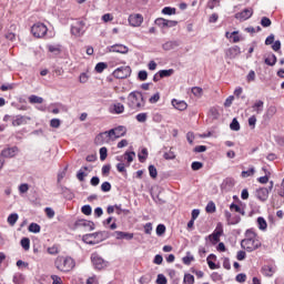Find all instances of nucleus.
I'll return each mask as SVG.
<instances>
[{
    "label": "nucleus",
    "instance_id": "864d4df0",
    "mask_svg": "<svg viewBox=\"0 0 284 284\" xmlns=\"http://www.w3.org/2000/svg\"><path fill=\"white\" fill-rule=\"evenodd\" d=\"M184 284H194V275L185 274L184 275Z\"/></svg>",
    "mask_w": 284,
    "mask_h": 284
},
{
    "label": "nucleus",
    "instance_id": "b1692460",
    "mask_svg": "<svg viewBox=\"0 0 284 284\" xmlns=\"http://www.w3.org/2000/svg\"><path fill=\"white\" fill-rule=\"evenodd\" d=\"M276 55L274 53L270 54L265 60L264 63H266V65H276Z\"/></svg>",
    "mask_w": 284,
    "mask_h": 284
},
{
    "label": "nucleus",
    "instance_id": "bf43d9fd",
    "mask_svg": "<svg viewBox=\"0 0 284 284\" xmlns=\"http://www.w3.org/2000/svg\"><path fill=\"white\" fill-rule=\"evenodd\" d=\"M158 284H168V278L163 274H159L156 278Z\"/></svg>",
    "mask_w": 284,
    "mask_h": 284
},
{
    "label": "nucleus",
    "instance_id": "680f3d73",
    "mask_svg": "<svg viewBox=\"0 0 284 284\" xmlns=\"http://www.w3.org/2000/svg\"><path fill=\"white\" fill-rule=\"evenodd\" d=\"M50 126H51V128H61V120H59V119H52V120L50 121Z\"/></svg>",
    "mask_w": 284,
    "mask_h": 284
},
{
    "label": "nucleus",
    "instance_id": "7c9ffc66",
    "mask_svg": "<svg viewBox=\"0 0 284 284\" xmlns=\"http://www.w3.org/2000/svg\"><path fill=\"white\" fill-rule=\"evenodd\" d=\"M29 232H32V234H39V232H41V226L37 223H31L29 225Z\"/></svg>",
    "mask_w": 284,
    "mask_h": 284
},
{
    "label": "nucleus",
    "instance_id": "9b49d317",
    "mask_svg": "<svg viewBox=\"0 0 284 284\" xmlns=\"http://www.w3.org/2000/svg\"><path fill=\"white\" fill-rule=\"evenodd\" d=\"M129 23L132 28H139L143 23V16L141 13H135L129 16Z\"/></svg>",
    "mask_w": 284,
    "mask_h": 284
},
{
    "label": "nucleus",
    "instance_id": "49530a36",
    "mask_svg": "<svg viewBox=\"0 0 284 284\" xmlns=\"http://www.w3.org/2000/svg\"><path fill=\"white\" fill-rule=\"evenodd\" d=\"M261 26L263 28H270V26H272V20H270L267 17H263L261 20Z\"/></svg>",
    "mask_w": 284,
    "mask_h": 284
},
{
    "label": "nucleus",
    "instance_id": "a878e982",
    "mask_svg": "<svg viewBox=\"0 0 284 284\" xmlns=\"http://www.w3.org/2000/svg\"><path fill=\"white\" fill-rule=\"evenodd\" d=\"M138 159L140 163H145V161H148V149H142V151L138 154Z\"/></svg>",
    "mask_w": 284,
    "mask_h": 284
},
{
    "label": "nucleus",
    "instance_id": "052dcab7",
    "mask_svg": "<svg viewBox=\"0 0 284 284\" xmlns=\"http://www.w3.org/2000/svg\"><path fill=\"white\" fill-rule=\"evenodd\" d=\"M160 99H161V94L155 93V94H153V95L149 99V103H159Z\"/></svg>",
    "mask_w": 284,
    "mask_h": 284
},
{
    "label": "nucleus",
    "instance_id": "09e8293b",
    "mask_svg": "<svg viewBox=\"0 0 284 284\" xmlns=\"http://www.w3.org/2000/svg\"><path fill=\"white\" fill-rule=\"evenodd\" d=\"M239 223H241V216L233 215L229 222V225H239Z\"/></svg>",
    "mask_w": 284,
    "mask_h": 284
},
{
    "label": "nucleus",
    "instance_id": "0e129e2a",
    "mask_svg": "<svg viewBox=\"0 0 284 284\" xmlns=\"http://www.w3.org/2000/svg\"><path fill=\"white\" fill-rule=\"evenodd\" d=\"M165 20L166 19H164V18H158L155 20V24L159 26V28H165V23H166Z\"/></svg>",
    "mask_w": 284,
    "mask_h": 284
},
{
    "label": "nucleus",
    "instance_id": "e2e57ef3",
    "mask_svg": "<svg viewBox=\"0 0 284 284\" xmlns=\"http://www.w3.org/2000/svg\"><path fill=\"white\" fill-rule=\"evenodd\" d=\"M174 45H175L174 42L169 41V42H165V43L162 45V48H163V50H173V49H174Z\"/></svg>",
    "mask_w": 284,
    "mask_h": 284
},
{
    "label": "nucleus",
    "instance_id": "6ab92c4d",
    "mask_svg": "<svg viewBox=\"0 0 284 284\" xmlns=\"http://www.w3.org/2000/svg\"><path fill=\"white\" fill-rule=\"evenodd\" d=\"M110 52H118L120 54H128V47L123 45V44H113L109 48Z\"/></svg>",
    "mask_w": 284,
    "mask_h": 284
},
{
    "label": "nucleus",
    "instance_id": "4d7b16f0",
    "mask_svg": "<svg viewBox=\"0 0 284 284\" xmlns=\"http://www.w3.org/2000/svg\"><path fill=\"white\" fill-rule=\"evenodd\" d=\"M101 190L103 192H110V190H112V184H110V182H103L101 184Z\"/></svg>",
    "mask_w": 284,
    "mask_h": 284
},
{
    "label": "nucleus",
    "instance_id": "2eb2a0df",
    "mask_svg": "<svg viewBox=\"0 0 284 284\" xmlns=\"http://www.w3.org/2000/svg\"><path fill=\"white\" fill-rule=\"evenodd\" d=\"M252 14H254V10L250 8L236 13L235 18L240 19V21H247V19H251Z\"/></svg>",
    "mask_w": 284,
    "mask_h": 284
},
{
    "label": "nucleus",
    "instance_id": "1a4fd4ad",
    "mask_svg": "<svg viewBox=\"0 0 284 284\" xmlns=\"http://www.w3.org/2000/svg\"><path fill=\"white\" fill-rule=\"evenodd\" d=\"M132 74V69L130 67H120L113 71V77L115 79H128Z\"/></svg>",
    "mask_w": 284,
    "mask_h": 284
},
{
    "label": "nucleus",
    "instance_id": "f03ea898",
    "mask_svg": "<svg viewBox=\"0 0 284 284\" xmlns=\"http://www.w3.org/2000/svg\"><path fill=\"white\" fill-rule=\"evenodd\" d=\"M128 129L125 126L120 125L109 131L102 132L97 135L95 143L99 145H103V143H108L110 139H121V136H125Z\"/></svg>",
    "mask_w": 284,
    "mask_h": 284
},
{
    "label": "nucleus",
    "instance_id": "39448f33",
    "mask_svg": "<svg viewBox=\"0 0 284 284\" xmlns=\"http://www.w3.org/2000/svg\"><path fill=\"white\" fill-rule=\"evenodd\" d=\"M106 239L108 232L105 231L90 233L82 236V241L83 243H87V245H97L98 243H103Z\"/></svg>",
    "mask_w": 284,
    "mask_h": 284
},
{
    "label": "nucleus",
    "instance_id": "de8ad7c7",
    "mask_svg": "<svg viewBox=\"0 0 284 284\" xmlns=\"http://www.w3.org/2000/svg\"><path fill=\"white\" fill-rule=\"evenodd\" d=\"M108 159V148L103 146L100 149V160L105 161Z\"/></svg>",
    "mask_w": 284,
    "mask_h": 284
},
{
    "label": "nucleus",
    "instance_id": "8fccbe9b",
    "mask_svg": "<svg viewBox=\"0 0 284 284\" xmlns=\"http://www.w3.org/2000/svg\"><path fill=\"white\" fill-rule=\"evenodd\" d=\"M81 212L82 214H85V216H90V214H92V206L83 205Z\"/></svg>",
    "mask_w": 284,
    "mask_h": 284
},
{
    "label": "nucleus",
    "instance_id": "e433bc0d",
    "mask_svg": "<svg viewBox=\"0 0 284 284\" xmlns=\"http://www.w3.org/2000/svg\"><path fill=\"white\" fill-rule=\"evenodd\" d=\"M29 103H31V104L43 103V98L38 97V95H30L29 97Z\"/></svg>",
    "mask_w": 284,
    "mask_h": 284
},
{
    "label": "nucleus",
    "instance_id": "dca6fc26",
    "mask_svg": "<svg viewBox=\"0 0 284 284\" xmlns=\"http://www.w3.org/2000/svg\"><path fill=\"white\" fill-rule=\"evenodd\" d=\"M114 236L118 241L125 240V241H132L134 239V233H128L123 231H115Z\"/></svg>",
    "mask_w": 284,
    "mask_h": 284
},
{
    "label": "nucleus",
    "instance_id": "ea45409f",
    "mask_svg": "<svg viewBox=\"0 0 284 284\" xmlns=\"http://www.w3.org/2000/svg\"><path fill=\"white\" fill-rule=\"evenodd\" d=\"M108 68V64L105 62H99L95 65V72H98L99 74H101V72H103V70H105Z\"/></svg>",
    "mask_w": 284,
    "mask_h": 284
},
{
    "label": "nucleus",
    "instance_id": "6e6552de",
    "mask_svg": "<svg viewBox=\"0 0 284 284\" xmlns=\"http://www.w3.org/2000/svg\"><path fill=\"white\" fill-rule=\"evenodd\" d=\"M91 262L95 270H104V267H108V262L103 260L98 253H93L91 255Z\"/></svg>",
    "mask_w": 284,
    "mask_h": 284
},
{
    "label": "nucleus",
    "instance_id": "37998d69",
    "mask_svg": "<svg viewBox=\"0 0 284 284\" xmlns=\"http://www.w3.org/2000/svg\"><path fill=\"white\" fill-rule=\"evenodd\" d=\"M135 119L139 123H145L148 121V113H139Z\"/></svg>",
    "mask_w": 284,
    "mask_h": 284
},
{
    "label": "nucleus",
    "instance_id": "393cba45",
    "mask_svg": "<svg viewBox=\"0 0 284 284\" xmlns=\"http://www.w3.org/2000/svg\"><path fill=\"white\" fill-rule=\"evenodd\" d=\"M9 225L13 226L17 224V222L19 221V214L17 213H12L8 216L7 219Z\"/></svg>",
    "mask_w": 284,
    "mask_h": 284
},
{
    "label": "nucleus",
    "instance_id": "c03bdc74",
    "mask_svg": "<svg viewBox=\"0 0 284 284\" xmlns=\"http://www.w3.org/2000/svg\"><path fill=\"white\" fill-rule=\"evenodd\" d=\"M85 176H88V173H85V172L83 171V169H80V170L78 171V173H77V179H78V181H81V182L85 181Z\"/></svg>",
    "mask_w": 284,
    "mask_h": 284
},
{
    "label": "nucleus",
    "instance_id": "2f4dec72",
    "mask_svg": "<svg viewBox=\"0 0 284 284\" xmlns=\"http://www.w3.org/2000/svg\"><path fill=\"white\" fill-rule=\"evenodd\" d=\"M255 172H256V170L254 169V166H252L247 171H242L241 176H242V179H247V176H254Z\"/></svg>",
    "mask_w": 284,
    "mask_h": 284
},
{
    "label": "nucleus",
    "instance_id": "ddd939ff",
    "mask_svg": "<svg viewBox=\"0 0 284 284\" xmlns=\"http://www.w3.org/2000/svg\"><path fill=\"white\" fill-rule=\"evenodd\" d=\"M261 273L263 276L272 277L274 274H276V265L274 264H267L262 266Z\"/></svg>",
    "mask_w": 284,
    "mask_h": 284
},
{
    "label": "nucleus",
    "instance_id": "4468645a",
    "mask_svg": "<svg viewBox=\"0 0 284 284\" xmlns=\"http://www.w3.org/2000/svg\"><path fill=\"white\" fill-rule=\"evenodd\" d=\"M30 121L29 116L26 115H16L12 118V125L17 128L19 125H26Z\"/></svg>",
    "mask_w": 284,
    "mask_h": 284
},
{
    "label": "nucleus",
    "instance_id": "4c0bfd02",
    "mask_svg": "<svg viewBox=\"0 0 284 284\" xmlns=\"http://www.w3.org/2000/svg\"><path fill=\"white\" fill-rule=\"evenodd\" d=\"M47 252L51 256H57V254H59V245H53V246L48 247Z\"/></svg>",
    "mask_w": 284,
    "mask_h": 284
},
{
    "label": "nucleus",
    "instance_id": "a19ab883",
    "mask_svg": "<svg viewBox=\"0 0 284 284\" xmlns=\"http://www.w3.org/2000/svg\"><path fill=\"white\" fill-rule=\"evenodd\" d=\"M162 14H176V9L175 8H171V7H165L162 9Z\"/></svg>",
    "mask_w": 284,
    "mask_h": 284
},
{
    "label": "nucleus",
    "instance_id": "603ef678",
    "mask_svg": "<svg viewBox=\"0 0 284 284\" xmlns=\"http://www.w3.org/2000/svg\"><path fill=\"white\" fill-rule=\"evenodd\" d=\"M230 39H233V43H239V41H241V37L239 36V31H233L230 34Z\"/></svg>",
    "mask_w": 284,
    "mask_h": 284
},
{
    "label": "nucleus",
    "instance_id": "3c124183",
    "mask_svg": "<svg viewBox=\"0 0 284 284\" xmlns=\"http://www.w3.org/2000/svg\"><path fill=\"white\" fill-rule=\"evenodd\" d=\"M155 232L158 236H163V234H165V226L163 224H159Z\"/></svg>",
    "mask_w": 284,
    "mask_h": 284
},
{
    "label": "nucleus",
    "instance_id": "13d9d810",
    "mask_svg": "<svg viewBox=\"0 0 284 284\" xmlns=\"http://www.w3.org/2000/svg\"><path fill=\"white\" fill-rule=\"evenodd\" d=\"M28 190H30V185H28V183L20 184V186H19L20 194H26V192H28Z\"/></svg>",
    "mask_w": 284,
    "mask_h": 284
},
{
    "label": "nucleus",
    "instance_id": "0eeeda50",
    "mask_svg": "<svg viewBox=\"0 0 284 284\" xmlns=\"http://www.w3.org/2000/svg\"><path fill=\"white\" fill-rule=\"evenodd\" d=\"M71 34L73 37H83L85 34V22L77 21L71 26Z\"/></svg>",
    "mask_w": 284,
    "mask_h": 284
},
{
    "label": "nucleus",
    "instance_id": "6e6d98bb",
    "mask_svg": "<svg viewBox=\"0 0 284 284\" xmlns=\"http://www.w3.org/2000/svg\"><path fill=\"white\" fill-rule=\"evenodd\" d=\"M201 168H203V163H201V162H199V161L192 162V164H191V169H192L194 172L201 170Z\"/></svg>",
    "mask_w": 284,
    "mask_h": 284
},
{
    "label": "nucleus",
    "instance_id": "aec40b11",
    "mask_svg": "<svg viewBox=\"0 0 284 284\" xmlns=\"http://www.w3.org/2000/svg\"><path fill=\"white\" fill-rule=\"evenodd\" d=\"M171 103L173 108H175V110H180V112L187 110V103L183 100L173 99Z\"/></svg>",
    "mask_w": 284,
    "mask_h": 284
},
{
    "label": "nucleus",
    "instance_id": "412c9836",
    "mask_svg": "<svg viewBox=\"0 0 284 284\" xmlns=\"http://www.w3.org/2000/svg\"><path fill=\"white\" fill-rule=\"evenodd\" d=\"M263 105L264 102L263 100H257L253 105L252 109L254 112H256V114H261L263 112Z\"/></svg>",
    "mask_w": 284,
    "mask_h": 284
},
{
    "label": "nucleus",
    "instance_id": "a211bd4d",
    "mask_svg": "<svg viewBox=\"0 0 284 284\" xmlns=\"http://www.w3.org/2000/svg\"><path fill=\"white\" fill-rule=\"evenodd\" d=\"M111 114H123L125 112V105L123 103L116 102L110 108Z\"/></svg>",
    "mask_w": 284,
    "mask_h": 284
},
{
    "label": "nucleus",
    "instance_id": "72a5a7b5",
    "mask_svg": "<svg viewBox=\"0 0 284 284\" xmlns=\"http://www.w3.org/2000/svg\"><path fill=\"white\" fill-rule=\"evenodd\" d=\"M207 214H214L216 212V204H214L213 201L209 202L206 207H205Z\"/></svg>",
    "mask_w": 284,
    "mask_h": 284
},
{
    "label": "nucleus",
    "instance_id": "f3484780",
    "mask_svg": "<svg viewBox=\"0 0 284 284\" xmlns=\"http://www.w3.org/2000/svg\"><path fill=\"white\" fill-rule=\"evenodd\" d=\"M239 54H241V48L239 45L229 48L225 51V55L227 57V59H236V57H239Z\"/></svg>",
    "mask_w": 284,
    "mask_h": 284
},
{
    "label": "nucleus",
    "instance_id": "5fc2aeb1",
    "mask_svg": "<svg viewBox=\"0 0 284 284\" xmlns=\"http://www.w3.org/2000/svg\"><path fill=\"white\" fill-rule=\"evenodd\" d=\"M138 79L140 81H148V71L145 70L139 71Z\"/></svg>",
    "mask_w": 284,
    "mask_h": 284
},
{
    "label": "nucleus",
    "instance_id": "20e7f679",
    "mask_svg": "<svg viewBox=\"0 0 284 284\" xmlns=\"http://www.w3.org/2000/svg\"><path fill=\"white\" fill-rule=\"evenodd\" d=\"M54 266L59 272H72L77 267V262L71 256L59 255L54 261Z\"/></svg>",
    "mask_w": 284,
    "mask_h": 284
},
{
    "label": "nucleus",
    "instance_id": "7ed1b4c3",
    "mask_svg": "<svg viewBox=\"0 0 284 284\" xmlns=\"http://www.w3.org/2000/svg\"><path fill=\"white\" fill-rule=\"evenodd\" d=\"M126 101L128 108L130 110H135V112H140V110L145 108V98L140 91H133L129 93Z\"/></svg>",
    "mask_w": 284,
    "mask_h": 284
},
{
    "label": "nucleus",
    "instance_id": "f704fd0d",
    "mask_svg": "<svg viewBox=\"0 0 284 284\" xmlns=\"http://www.w3.org/2000/svg\"><path fill=\"white\" fill-rule=\"evenodd\" d=\"M124 156H125V159L128 161V168H129L130 163H132V161H134V156H136V153H134V151H131V152L126 151L124 153Z\"/></svg>",
    "mask_w": 284,
    "mask_h": 284
},
{
    "label": "nucleus",
    "instance_id": "c85d7f7f",
    "mask_svg": "<svg viewBox=\"0 0 284 284\" xmlns=\"http://www.w3.org/2000/svg\"><path fill=\"white\" fill-rule=\"evenodd\" d=\"M230 210H231L232 212H237L239 214H242V216H245V210H243L241 206H239V205L235 204V203H232V204L230 205Z\"/></svg>",
    "mask_w": 284,
    "mask_h": 284
},
{
    "label": "nucleus",
    "instance_id": "338daca9",
    "mask_svg": "<svg viewBox=\"0 0 284 284\" xmlns=\"http://www.w3.org/2000/svg\"><path fill=\"white\" fill-rule=\"evenodd\" d=\"M51 280L53 281L52 284H63V281L59 275H51Z\"/></svg>",
    "mask_w": 284,
    "mask_h": 284
},
{
    "label": "nucleus",
    "instance_id": "c9c22d12",
    "mask_svg": "<svg viewBox=\"0 0 284 284\" xmlns=\"http://www.w3.org/2000/svg\"><path fill=\"white\" fill-rule=\"evenodd\" d=\"M149 174L151 176V179H156V176H159V171H156V166L154 165H149Z\"/></svg>",
    "mask_w": 284,
    "mask_h": 284
},
{
    "label": "nucleus",
    "instance_id": "473e14b6",
    "mask_svg": "<svg viewBox=\"0 0 284 284\" xmlns=\"http://www.w3.org/2000/svg\"><path fill=\"white\" fill-rule=\"evenodd\" d=\"M231 130H233V132H239V130H241V124L239 123V120H236V118H234L230 124Z\"/></svg>",
    "mask_w": 284,
    "mask_h": 284
},
{
    "label": "nucleus",
    "instance_id": "9d476101",
    "mask_svg": "<svg viewBox=\"0 0 284 284\" xmlns=\"http://www.w3.org/2000/svg\"><path fill=\"white\" fill-rule=\"evenodd\" d=\"M17 154H19L18 146H10V148L3 149L0 153V155L3 159H13V156H17Z\"/></svg>",
    "mask_w": 284,
    "mask_h": 284
},
{
    "label": "nucleus",
    "instance_id": "4be33fe9",
    "mask_svg": "<svg viewBox=\"0 0 284 284\" xmlns=\"http://www.w3.org/2000/svg\"><path fill=\"white\" fill-rule=\"evenodd\" d=\"M79 227H90V221L88 220H78L74 222L73 229L79 230Z\"/></svg>",
    "mask_w": 284,
    "mask_h": 284
},
{
    "label": "nucleus",
    "instance_id": "423d86ee",
    "mask_svg": "<svg viewBox=\"0 0 284 284\" xmlns=\"http://www.w3.org/2000/svg\"><path fill=\"white\" fill-rule=\"evenodd\" d=\"M31 33L36 39H43L48 34V27L41 22H38L31 27Z\"/></svg>",
    "mask_w": 284,
    "mask_h": 284
},
{
    "label": "nucleus",
    "instance_id": "58836bf2",
    "mask_svg": "<svg viewBox=\"0 0 284 284\" xmlns=\"http://www.w3.org/2000/svg\"><path fill=\"white\" fill-rule=\"evenodd\" d=\"M20 243H21V247H23V250H26V252H28V250H30V239L23 237Z\"/></svg>",
    "mask_w": 284,
    "mask_h": 284
},
{
    "label": "nucleus",
    "instance_id": "f257e3e1",
    "mask_svg": "<svg viewBox=\"0 0 284 284\" xmlns=\"http://www.w3.org/2000/svg\"><path fill=\"white\" fill-rule=\"evenodd\" d=\"M261 245H263V243L258 234L252 229L246 230L245 239L241 241V247L245 250V252H256Z\"/></svg>",
    "mask_w": 284,
    "mask_h": 284
},
{
    "label": "nucleus",
    "instance_id": "c756f323",
    "mask_svg": "<svg viewBox=\"0 0 284 284\" xmlns=\"http://www.w3.org/2000/svg\"><path fill=\"white\" fill-rule=\"evenodd\" d=\"M211 258H216V255L210 254V255L207 256V258H206L207 265H209L210 270H219V266H216V264H215L214 262H212Z\"/></svg>",
    "mask_w": 284,
    "mask_h": 284
},
{
    "label": "nucleus",
    "instance_id": "f8f14e48",
    "mask_svg": "<svg viewBox=\"0 0 284 284\" xmlns=\"http://www.w3.org/2000/svg\"><path fill=\"white\" fill-rule=\"evenodd\" d=\"M255 196L258 199V201L265 203V201L270 199V190L267 187H260L255 191Z\"/></svg>",
    "mask_w": 284,
    "mask_h": 284
},
{
    "label": "nucleus",
    "instance_id": "bb28decb",
    "mask_svg": "<svg viewBox=\"0 0 284 284\" xmlns=\"http://www.w3.org/2000/svg\"><path fill=\"white\" fill-rule=\"evenodd\" d=\"M257 227L258 230H262V232H265V230H267V221L263 217H257Z\"/></svg>",
    "mask_w": 284,
    "mask_h": 284
},
{
    "label": "nucleus",
    "instance_id": "774afa93",
    "mask_svg": "<svg viewBox=\"0 0 284 284\" xmlns=\"http://www.w3.org/2000/svg\"><path fill=\"white\" fill-rule=\"evenodd\" d=\"M87 284H99V278H97V275H93L87 280Z\"/></svg>",
    "mask_w": 284,
    "mask_h": 284
},
{
    "label": "nucleus",
    "instance_id": "cd10ccee",
    "mask_svg": "<svg viewBox=\"0 0 284 284\" xmlns=\"http://www.w3.org/2000/svg\"><path fill=\"white\" fill-rule=\"evenodd\" d=\"M158 74L160 75V78L165 79L166 77H172V74H174V69L160 70Z\"/></svg>",
    "mask_w": 284,
    "mask_h": 284
},
{
    "label": "nucleus",
    "instance_id": "a18cd8bd",
    "mask_svg": "<svg viewBox=\"0 0 284 284\" xmlns=\"http://www.w3.org/2000/svg\"><path fill=\"white\" fill-rule=\"evenodd\" d=\"M206 239L211 241V243H219L221 236L217 235L215 232H213L211 235H209Z\"/></svg>",
    "mask_w": 284,
    "mask_h": 284
},
{
    "label": "nucleus",
    "instance_id": "69168bd1",
    "mask_svg": "<svg viewBox=\"0 0 284 284\" xmlns=\"http://www.w3.org/2000/svg\"><path fill=\"white\" fill-rule=\"evenodd\" d=\"M44 212H45L48 219H54V211L52 210V207H45Z\"/></svg>",
    "mask_w": 284,
    "mask_h": 284
},
{
    "label": "nucleus",
    "instance_id": "79ce46f5",
    "mask_svg": "<svg viewBox=\"0 0 284 284\" xmlns=\"http://www.w3.org/2000/svg\"><path fill=\"white\" fill-rule=\"evenodd\" d=\"M191 92H192V94H194V97L203 95V89L201 87H193Z\"/></svg>",
    "mask_w": 284,
    "mask_h": 284
},
{
    "label": "nucleus",
    "instance_id": "5701e85b",
    "mask_svg": "<svg viewBox=\"0 0 284 284\" xmlns=\"http://www.w3.org/2000/svg\"><path fill=\"white\" fill-rule=\"evenodd\" d=\"M172 150L173 148H171L170 151L164 152L163 159H165V161H174V159H176V153Z\"/></svg>",
    "mask_w": 284,
    "mask_h": 284
}]
</instances>
